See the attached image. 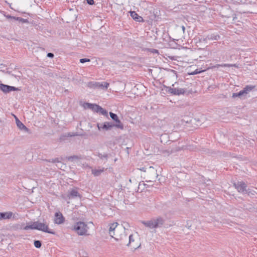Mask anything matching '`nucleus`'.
Listing matches in <instances>:
<instances>
[{"label":"nucleus","mask_w":257,"mask_h":257,"mask_svg":"<svg viewBox=\"0 0 257 257\" xmlns=\"http://www.w3.org/2000/svg\"><path fill=\"white\" fill-rule=\"evenodd\" d=\"M219 67H237V66L235 64H217L215 66H214V68H219Z\"/></svg>","instance_id":"21"},{"label":"nucleus","mask_w":257,"mask_h":257,"mask_svg":"<svg viewBox=\"0 0 257 257\" xmlns=\"http://www.w3.org/2000/svg\"><path fill=\"white\" fill-rule=\"evenodd\" d=\"M245 94L242 89V90H240L238 93H233L232 94V98H235L236 97H240L242 96H245Z\"/></svg>","instance_id":"24"},{"label":"nucleus","mask_w":257,"mask_h":257,"mask_svg":"<svg viewBox=\"0 0 257 257\" xmlns=\"http://www.w3.org/2000/svg\"><path fill=\"white\" fill-rule=\"evenodd\" d=\"M16 124H18V122H21V121L17 118L16 117Z\"/></svg>","instance_id":"38"},{"label":"nucleus","mask_w":257,"mask_h":257,"mask_svg":"<svg viewBox=\"0 0 257 257\" xmlns=\"http://www.w3.org/2000/svg\"><path fill=\"white\" fill-rule=\"evenodd\" d=\"M109 115L111 119L115 122V124L113 123L114 126L121 130L123 129V125L118 119L117 115L112 112H109Z\"/></svg>","instance_id":"6"},{"label":"nucleus","mask_w":257,"mask_h":257,"mask_svg":"<svg viewBox=\"0 0 257 257\" xmlns=\"http://www.w3.org/2000/svg\"><path fill=\"white\" fill-rule=\"evenodd\" d=\"M165 222V218L160 216L152 218L150 220L141 221V223L146 227L150 229L161 228L164 225Z\"/></svg>","instance_id":"2"},{"label":"nucleus","mask_w":257,"mask_h":257,"mask_svg":"<svg viewBox=\"0 0 257 257\" xmlns=\"http://www.w3.org/2000/svg\"><path fill=\"white\" fill-rule=\"evenodd\" d=\"M100 114H101L107 117H108V112L107 111L104 109H103L102 107L100 106V108H99V110L98 112Z\"/></svg>","instance_id":"25"},{"label":"nucleus","mask_w":257,"mask_h":257,"mask_svg":"<svg viewBox=\"0 0 257 257\" xmlns=\"http://www.w3.org/2000/svg\"><path fill=\"white\" fill-rule=\"evenodd\" d=\"M147 173L149 177V178L152 180H150V182H154L156 181V179L158 176V174H157V170L154 168L153 167H150L148 170H147Z\"/></svg>","instance_id":"8"},{"label":"nucleus","mask_w":257,"mask_h":257,"mask_svg":"<svg viewBox=\"0 0 257 257\" xmlns=\"http://www.w3.org/2000/svg\"><path fill=\"white\" fill-rule=\"evenodd\" d=\"M145 186V184L144 183H139V186H138V191L140 190L141 191H142V190L144 189V187Z\"/></svg>","instance_id":"30"},{"label":"nucleus","mask_w":257,"mask_h":257,"mask_svg":"<svg viewBox=\"0 0 257 257\" xmlns=\"http://www.w3.org/2000/svg\"><path fill=\"white\" fill-rule=\"evenodd\" d=\"M150 51L153 53H158V50L157 49H152Z\"/></svg>","instance_id":"36"},{"label":"nucleus","mask_w":257,"mask_h":257,"mask_svg":"<svg viewBox=\"0 0 257 257\" xmlns=\"http://www.w3.org/2000/svg\"><path fill=\"white\" fill-rule=\"evenodd\" d=\"M6 17H7V19H13V20H15V19H16V17L12 16H10V15L6 16Z\"/></svg>","instance_id":"35"},{"label":"nucleus","mask_w":257,"mask_h":257,"mask_svg":"<svg viewBox=\"0 0 257 257\" xmlns=\"http://www.w3.org/2000/svg\"><path fill=\"white\" fill-rule=\"evenodd\" d=\"M255 86L254 85H246L243 89V90L245 93V94H247L248 92L252 91L254 88Z\"/></svg>","instance_id":"18"},{"label":"nucleus","mask_w":257,"mask_h":257,"mask_svg":"<svg viewBox=\"0 0 257 257\" xmlns=\"http://www.w3.org/2000/svg\"><path fill=\"white\" fill-rule=\"evenodd\" d=\"M24 229L26 230L29 229H37L47 232L50 234H54L55 232L52 230L49 229L48 225L45 223H41L39 221H35L30 225H27Z\"/></svg>","instance_id":"3"},{"label":"nucleus","mask_w":257,"mask_h":257,"mask_svg":"<svg viewBox=\"0 0 257 257\" xmlns=\"http://www.w3.org/2000/svg\"><path fill=\"white\" fill-rule=\"evenodd\" d=\"M109 234L115 240L120 242V244H125L127 241V234L125 226L119 225L117 222L109 224Z\"/></svg>","instance_id":"1"},{"label":"nucleus","mask_w":257,"mask_h":257,"mask_svg":"<svg viewBox=\"0 0 257 257\" xmlns=\"http://www.w3.org/2000/svg\"><path fill=\"white\" fill-rule=\"evenodd\" d=\"M87 3L90 5H92L94 4V2L93 0H86Z\"/></svg>","instance_id":"32"},{"label":"nucleus","mask_w":257,"mask_h":257,"mask_svg":"<svg viewBox=\"0 0 257 257\" xmlns=\"http://www.w3.org/2000/svg\"><path fill=\"white\" fill-rule=\"evenodd\" d=\"M220 38V37L218 34H212L210 35H207L205 38L203 39V41H207V40H218Z\"/></svg>","instance_id":"13"},{"label":"nucleus","mask_w":257,"mask_h":257,"mask_svg":"<svg viewBox=\"0 0 257 257\" xmlns=\"http://www.w3.org/2000/svg\"><path fill=\"white\" fill-rule=\"evenodd\" d=\"M109 83L106 82H102V83H98L97 84V86L99 87H100L101 88H103V89H107L108 86H109Z\"/></svg>","instance_id":"23"},{"label":"nucleus","mask_w":257,"mask_h":257,"mask_svg":"<svg viewBox=\"0 0 257 257\" xmlns=\"http://www.w3.org/2000/svg\"><path fill=\"white\" fill-rule=\"evenodd\" d=\"M89 61H90V59H87V58H82L80 60V62L82 63H84L85 62H89Z\"/></svg>","instance_id":"31"},{"label":"nucleus","mask_w":257,"mask_h":257,"mask_svg":"<svg viewBox=\"0 0 257 257\" xmlns=\"http://www.w3.org/2000/svg\"><path fill=\"white\" fill-rule=\"evenodd\" d=\"M182 31H183V33H184L185 30V27L184 26H182Z\"/></svg>","instance_id":"39"},{"label":"nucleus","mask_w":257,"mask_h":257,"mask_svg":"<svg viewBox=\"0 0 257 257\" xmlns=\"http://www.w3.org/2000/svg\"><path fill=\"white\" fill-rule=\"evenodd\" d=\"M15 20L18 21L22 23H29V21L28 20V19H23L21 17H16Z\"/></svg>","instance_id":"26"},{"label":"nucleus","mask_w":257,"mask_h":257,"mask_svg":"<svg viewBox=\"0 0 257 257\" xmlns=\"http://www.w3.org/2000/svg\"><path fill=\"white\" fill-rule=\"evenodd\" d=\"M56 165L57 167V166H61V165L60 164H56Z\"/></svg>","instance_id":"40"},{"label":"nucleus","mask_w":257,"mask_h":257,"mask_svg":"<svg viewBox=\"0 0 257 257\" xmlns=\"http://www.w3.org/2000/svg\"><path fill=\"white\" fill-rule=\"evenodd\" d=\"M78 135L77 134V133H69L68 134V136H70V137L77 136Z\"/></svg>","instance_id":"33"},{"label":"nucleus","mask_w":257,"mask_h":257,"mask_svg":"<svg viewBox=\"0 0 257 257\" xmlns=\"http://www.w3.org/2000/svg\"><path fill=\"white\" fill-rule=\"evenodd\" d=\"M131 16L132 18L137 22H141L143 20V18L138 15L135 11H131L130 12Z\"/></svg>","instance_id":"15"},{"label":"nucleus","mask_w":257,"mask_h":257,"mask_svg":"<svg viewBox=\"0 0 257 257\" xmlns=\"http://www.w3.org/2000/svg\"><path fill=\"white\" fill-rule=\"evenodd\" d=\"M128 238H129L128 242V243L126 242L125 243L127 246H129L130 245H131V243L134 242V241H135L133 234L130 235Z\"/></svg>","instance_id":"27"},{"label":"nucleus","mask_w":257,"mask_h":257,"mask_svg":"<svg viewBox=\"0 0 257 257\" xmlns=\"http://www.w3.org/2000/svg\"><path fill=\"white\" fill-rule=\"evenodd\" d=\"M68 197L69 199L76 197L81 198V195L76 189H72L68 194Z\"/></svg>","instance_id":"12"},{"label":"nucleus","mask_w":257,"mask_h":257,"mask_svg":"<svg viewBox=\"0 0 257 257\" xmlns=\"http://www.w3.org/2000/svg\"><path fill=\"white\" fill-rule=\"evenodd\" d=\"M233 186L237 189L238 192L244 194H249V192L246 189L247 184L243 181H238L233 183Z\"/></svg>","instance_id":"5"},{"label":"nucleus","mask_w":257,"mask_h":257,"mask_svg":"<svg viewBox=\"0 0 257 257\" xmlns=\"http://www.w3.org/2000/svg\"><path fill=\"white\" fill-rule=\"evenodd\" d=\"M167 92L173 95H179L180 94H183L186 91V89L184 88H172L171 87H167Z\"/></svg>","instance_id":"7"},{"label":"nucleus","mask_w":257,"mask_h":257,"mask_svg":"<svg viewBox=\"0 0 257 257\" xmlns=\"http://www.w3.org/2000/svg\"><path fill=\"white\" fill-rule=\"evenodd\" d=\"M197 72H196V73L194 72V73H193L192 74H197Z\"/></svg>","instance_id":"41"},{"label":"nucleus","mask_w":257,"mask_h":257,"mask_svg":"<svg viewBox=\"0 0 257 257\" xmlns=\"http://www.w3.org/2000/svg\"><path fill=\"white\" fill-rule=\"evenodd\" d=\"M81 158L78 156H70L68 158L69 161H72L74 159H80Z\"/></svg>","instance_id":"29"},{"label":"nucleus","mask_w":257,"mask_h":257,"mask_svg":"<svg viewBox=\"0 0 257 257\" xmlns=\"http://www.w3.org/2000/svg\"><path fill=\"white\" fill-rule=\"evenodd\" d=\"M97 127L98 130H101L105 131L110 130L113 127H115L113 123L110 122H105L103 123H97Z\"/></svg>","instance_id":"9"},{"label":"nucleus","mask_w":257,"mask_h":257,"mask_svg":"<svg viewBox=\"0 0 257 257\" xmlns=\"http://www.w3.org/2000/svg\"><path fill=\"white\" fill-rule=\"evenodd\" d=\"M98 108H95V109L93 110L94 112L98 113L99 110V108H100V106L97 105Z\"/></svg>","instance_id":"37"},{"label":"nucleus","mask_w":257,"mask_h":257,"mask_svg":"<svg viewBox=\"0 0 257 257\" xmlns=\"http://www.w3.org/2000/svg\"><path fill=\"white\" fill-rule=\"evenodd\" d=\"M88 228L86 223L81 221L77 222L74 226V229L79 235H86Z\"/></svg>","instance_id":"4"},{"label":"nucleus","mask_w":257,"mask_h":257,"mask_svg":"<svg viewBox=\"0 0 257 257\" xmlns=\"http://www.w3.org/2000/svg\"><path fill=\"white\" fill-rule=\"evenodd\" d=\"M126 226H127V225H128L127 223H126Z\"/></svg>","instance_id":"43"},{"label":"nucleus","mask_w":257,"mask_h":257,"mask_svg":"<svg viewBox=\"0 0 257 257\" xmlns=\"http://www.w3.org/2000/svg\"><path fill=\"white\" fill-rule=\"evenodd\" d=\"M95 155L97 156L101 160H105L106 161L107 160L108 158V154H102L99 152L96 153V154H94Z\"/></svg>","instance_id":"20"},{"label":"nucleus","mask_w":257,"mask_h":257,"mask_svg":"<svg viewBox=\"0 0 257 257\" xmlns=\"http://www.w3.org/2000/svg\"><path fill=\"white\" fill-rule=\"evenodd\" d=\"M0 89L5 93H8L12 91H16L18 89L15 87L5 85L4 84H0Z\"/></svg>","instance_id":"11"},{"label":"nucleus","mask_w":257,"mask_h":257,"mask_svg":"<svg viewBox=\"0 0 257 257\" xmlns=\"http://www.w3.org/2000/svg\"><path fill=\"white\" fill-rule=\"evenodd\" d=\"M104 171L103 169H92V173L95 176H99L102 172H103Z\"/></svg>","instance_id":"22"},{"label":"nucleus","mask_w":257,"mask_h":257,"mask_svg":"<svg viewBox=\"0 0 257 257\" xmlns=\"http://www.w3.org/2000/svg\"><path fill=\"white\" fill-rule=\"evenodd\" d=\"M13 213L12 212L0 213V220L2 219H10L12 217Z\"/></svg>","instance_id":"16"},{"label":"nucleus","mask_w":257,"mask_h":257,"mask_svg":"<svg viewBox=\"0 0 257 257\" xmlns=\"http://www.w3.org/2000/svg\"><path fill=\"white\" fill-rule=\"evenodd\" d=\"M65 218L62 214L60 212H56L54 217V223L57 224H61L64 222Z\"/></svg>","instance_id":"10"},{"label":"nucleus","mask_w":257,"mask_h":257,"mask_svg":"<svg viewBox=\"0 0 257 257\" xmlns=\"http://www.w3.org/2000/svg\"><path fill=\"white\" fill-rule=\"evenodd\" d=\"M62 160V158H54V159H52L46 160V161L48 162L53 163L60 164L61 165V166H57V168L59 169H62L63 166L64 165V164L61 162Z\"/></svg>","instance_id":"14"},{"label":"nucleus","mask_w":257,"mask_h":257,"mask_svg":"<svg viewBox=\"0 0 257 257\" xmlns=\"http://www.w3.org/2000/svg\"><path fill=\"white\" fill-rule=\"evenodd\" d=\"M34 244L36 248H40L42 245L41 241L40 240H35Z\"/></svg>","instance_id":"28"},{"label":"nucleus","mask_w":257,"mask_h":257,"mask_svg":"<svg viewBox=\"0 0 257 257\" xmlns=\"http://www.w3.org/2000/svg\"><path fill=\"white\" fill-rule=\"evenodd\" d=\"M84 107L85 108H89L92 110V111H93L95 109V108H98L97 104H92L88 102L85 103Z\"/></svg>","instance_id":"17"},{"label":"nucleus","mask_w":257,"mask_h":257,"mask_svg":"<svg viewBox=\"0 0 257 257\" xmlns=\"http://www.w3.org/2000/svg\"><path fill=\"white\" fill-rule=\"evenodd\" d=\"M126 226H127V225H128L127 223H126Z\"/></svg>","instance_id":"44"},{"label":"nucleus","mask_w":257,"mask_h":257,"mask_svg":"<svg viewBox=\"0 0 257 257\" xmlns=\"http://www.w3.org/2000/svg\"><path fill=\"white\" fill-rule=\"evenodd\" d=\"M126 226H127V225H128L127 223H126Z\"/></svg>","instance_id":"42"},{"label":"nucleus","mask_w":257,"mask_h":257,"mask_svg":"<svg viewBox=\"0 0 257 257\" xmlns=\"http://www.w3.org/2000/svg\"><path fill=\"white\" fill-rule=\"evenodd\" d=\"M54 56V55L52 53H48L47 54V57H48L49 58H53Z\"/></svg>","instance_id":"34"},{"label":"nucleus","mask_w":257,"mask_h":257,"mask_svg":"<svg viewBox=\"0 0 257 257\" xmlns=\"http://www.w3.org/2000/svg\"><path fill=\"white\" fill-rule=\"evenodd\" d=\"M17 125L21 130L24 131L26 132H28L29 131V128H27L21 121L18 122Z\"/></svg>","instance_id":"19"}]
</instances>
